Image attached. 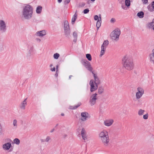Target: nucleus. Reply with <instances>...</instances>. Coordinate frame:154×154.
Returning a JSON list of instances; mask_svg holds the SVG:
<instances>
[{
    "mask_svg": "<svg viewBox=\"0 0 154 154\" xmlns=\"http://www.w3.org/2000/svg\"><path fill=\"white\" fill-rule=\"evenodd\" d=\"M153 30H154V27H153Z\"/></svg>",
    "mask_w": 154,
    "mask_h": 154,
    "instance_id": "nucleus-60",
    "label": "nucleus"
},
{
    "mask_svg": "<svg viewBox=\"0 0 154 154\" xmlns=\"http://www.w3.org/2000/svg\"><path fill=\"white\" fill-rule=\"evenodd\" d=\"M46 34V31L45 30H42L36 32L35 35L36 36L42 37L45 35Z\"/></svg>",
    "mask_w": 154,
    "mask_h": 154,
    "instance_id": "nucleus-18",
    "label": "nucleus"
},
{
    "mask_svg": "<svg viewBox=\"0 0 154 154\" xmlns=\"http://www.w3.org/2000/svg\"><path fill=\"white\" fill-rule=\"evenodd\" d=\"M151 6H152V8L153 9H154V1L152 2L151 3Z\"/></svg>",
    "mask_w": 154,
    "mask_h": 154,
    "instance_id": "nucleus-47",
    "label": "nucleus"
},
{
    "mask_svg": "<svg viewBox=\"0 0 154 154\" xmlns=\"http://www.w3.org/2000/svg\"><path fill=\"white\" fill-rule=\"evenodd\" d=\"M121 34V31L119 28H116L110 34L111 39L117 41L119 39V36Z\"/></svg>",
    "mask_w": 154,
    "mask_h": 154,
    "instance_id": "nucleus-4",
    "label": "nucleus"
},
{
    "mask_svg": "<svg viewBox=\"0 0 154 154\" xmlns=\"http://www.w3.org/2000/svg\"><path fill=\"white\" fill-rule=\"evenodd\" d=\"M150 62L154 63V49L152 51V53L149 55Z\"/></svg>",
    "mask_w": 154,
    "mask_h": 154,
    "instance_id": "nucleus-19",
    "label": "nucleus"
},
{
    "mask_svg": "<svg viewBox=\"0 0 154 154\" xmlns=\"http://www.w3.org/2000/svg\"><path fill=\"white\" fill-rule=\"evenodd\" d=\"M125 6H126L127 7H129L131 4L130 0H125Z\"/></svg>",
    "mask_w": 154,
    "mask_h": 154,
    "instance_id": "nucleus-31",
    "label": "nucleus"
},
{
    "mask_svg": "<svg viewBox=\"0 0 154 154\" xmlns=\"http://www.w3.org/2000/svg\"><path fill=\"white\" fill-rule=\"evenodd\" d=\"M67 137V135L66 134H65L63 135V137L64 138H65Z\"/></svg>",
    "mask_w": 154,
    "mask_h": 154,
    "instance_id": "nucleus-51",
    "label": "nucleus"
},
{
    "mask_svg": "<svg viewBox=\"0 0 154 154\" xmlns=\"http://www.w3.org/2000/svg\"><path fill=\"white\" fill-rule=\"evenodd\" d=\"M122 8L123 9H125V6L124 5H122Z\"/></svg>",
    "mask_w": 154,
    "mask_h": 154,
    "instance_id": "nucleus-53",
    "label": "nucleus"
},
{
    "mask_svg": "<svg viewBox=\"0 0 154 154\" xmlns=\"http://www.w3.org/2000/svg\"><path fill=\"white\" fill-rule=\"evenodd\" d=\"M62 0H58V3H60L62 2Z\"/></svg>",
    "mask_w": 154,
    "mask_h": 154,
    "instance_id": "nucleus-54",
    "label": "nucleus"
},
{
    "mask_svg": "<svg viewBox=\"0 0 154 154\" xmlns=\"http://www.w3.org/2000/svg\"><path fill=\"white\" fill-rule=\"evenodd\" d=\"M35 40L37 43H40L41 41V39L38 38H36Z\"/></svg>",
    "mask_w": 154,
    "mask_h": 154,
    "instance_id": "nucleus-39",
    "label": "nucleus"
},
{
    "mask_svg": "<svg viewBox=\"0 0 154 154\" xmlns=\"http://www.w3.org/2000/svg\"><path fill=\"white\" fill-rule=\"evenodd\" d=\"M104 91L103 88L102 87H99L98 89V93L100 94H101Z\"/></svg>",
    "mask_w": 154,
    "mask_h": 154,
    "instance_id": "nucleus-29",
    "label": "nucleus"
},
{
    "mask_svg": "<svg viewBox=\"0 0 154 154\" xmlns=\"http://www.w3.org/2000/svg\"><path fill=\"white\" fill-rule=\"evenodd\" d=\"M77 11H76L74 15L73 16L71 20V23L73 25L77 17L78 14L77 13Z\"/></svg>",
    "mask_w": 154,
    "mask_h": 154,
    "instance_id": "nucleus-21",
    "label": "nucleus"
},
{
    "mask_svg": "<svg viewBox=\"0 0 154 154\" xmlns=\"http://www.w3.org/2000/svg\"><path fill=\"white\" fill-rule=\"evenodd\" d=\"M152 6L150 5H149L147 7V8H148V10L150 11H154V9H153V8H152Z\"/></svg>",
    "mask_w": 154,
    "mask_h": 154,
    "instance_id": "nucleus-34",
    "label": "nucleus"
},
{
    "mask_svg": "<svg viewBox=\"0 0 154 154\" xmlns=\"http://www.w3.org/2000/svg\"><path fill=\"white\" fill-rule=\"evenodd\" d=\"M51 140V138L50 137L48 136L46 137V138L45 139V141L46 142H48L49 141Z\"/></svg>",
    "mask_w": 154,
    "mask_h": 154,
    "instance_id": "nucleus-36",
    "label": "nucleus"
},
{
    "mask_svg": "<svg viewBox=\"0 0 154 154\" xmlns=\"http://www.w3.org/2000/svg\"><path fill=\"white\" fill-rule=\"evenodd\" d=\"M97 93H95L92 94L90 97L89 103L91 106H93L96 103V100H97Z\"/></svg>",
    "mask_w": 154,
    "mask_h": 154,
    "instance_id": "nucleus-9",
    "label": "nucleus"
},
{
    "mask_svg": "<svg viewBox=\"0 0 154 154\" xmlns=\"http://www.w3.org/2000/svg\"><path fill=\"white\" fill-rule=\"evenodd\" d=\"M50 70L52 72L55 71V68L54 67L53 68H51Z\"/></svg>",
    "mask_w": 154,
    "mask_h": 154,
    "instance_id": "nucleus-44",
    "label": "nucleus"
},
{
    "mask_svg": "<svg viewBox=\"0 0 154 154\" xmlns=\"http://www.w3.org/2000/svg\"><path fill=\"white\" fill-rule=\"evenodd\" d=\"M98 17L99 18L98 20H101V15L100 14H99Z\"/></svg>",
    "mask_w": 154,
    "mask_h": 154,
    "instance_id": "nucleus-46",
    "label": "nucleus"
},
{
    "mask_svg": "<svg viewBox=\"0 0 154 154\" xmlns=\"http://www.w3.org/2000/svg\"><path fill=\"white\" fill-rule=\"evenodd\" d=\"M42 9V7L41 6H38L37 7L36 9V12L37 14H40Z\"/></svg>",
    "mask_w": 154,
    "mask_h": 154,
    "instance_id": "nucleus-25",
    "label": "nucleus"
},
{
    "mask_svg": "<svg viewBox=\"0 0 154 154\" xmlns=\"http://www.w3.org/2000/svg\"><path fill=\"white\" fill-rule=\"evenodd\" d=\"M83 65L88 70L92 72V68L91 67L90 63L86 60H83L82 61Z\"/></svg>",
    "mask_w": 154,
    "mask_h": 154,
    "instance_id": "nucleus-8",
    "label": "nucleus"
},
{
    "mask_svg": "<svg viewBox=\"0 0 154 154\" xmlns=\"http://www.w3.org/2000/svg\"><path fill=\"white\" fill-rule=\"evenodd\" d=\"M54 130V128H53L50 131V132L51 133H52L53 132Z\"/></svg>",
    "mask_w": 154,
    "mask_h": 154,
    "instance_id": "nucleus-50",
    "label": "nucleus"
},
{
    "mask_svg": "<svg viewBox=\"0 0 154 154\" xmlns=\"http://www.w3.org/2000/svg\"><path fill=\"white\" fill-rule=\"evenodd\" d=\"M79 106H80L79 105H77L76 106L74 107L73 108H71V109H76Z\"/></svg>",
    "mask_w": 154,
    "mask_h": 154,
    "instance_id": "nucleus-48",
    "label": "nucleus"
},
{
    "mask_svg": "<svg viewBox=\"0 0 154 154\" xmlns=\"http://www.w3.org/2000/svg\"><path fill=\"white\" fill-rule=\"evenodd\" d=\"M143 4H146L147 3L148 1V0H142Z\"/></svg>",
    "mask_w": 154,
    "mask_h": 154,
    "instance_id": "nucleus-42",
    "label": "nucleus"
},
{
    "mask_svg": "<svg viewBox=\"0 0 154 154\" xmlns=\"http://www.w3.org/2000/svg\"><path fill=\"white\" fill-rule=\"evenodd\" d=\"M144 15V13L143 11H140L137 14V16L140 18H142Z\"/></svg>",
    "mask_w": 154,
    "mask_h": 154,
    "instance_id": "nucleus-26",
    "label": "nucleus"
},
{
    "mask_svg": "<svg viewBox=\"0 0 154 154\" xmlns=\"http://www.w3.org/2000/svg\"><path fill=\"white\" fill-rule=\"evenodd\" d=\"M89 114L87 112H82L81 113V120L82 122H85L87 120L88 118Z\"/></svg>",
    "mask_w": 154,
    "mask_h": 154,
    "instance_id": "nucleus-14",
    "label": "nucleus"
},
{
    "mask_svg": "<svg viewBox=\"0 0 154 154\" xmlns=\"http://www.w3.org/2000/svg\"><path fill=\"white\" fill-rule=\"evenodd\" d=\"M72 36L74 38V39L73 40V41L75 43L77 41V33L76 31H74L73 32Z\"/></svg>",
    "mask_w": 154,
    "mask_h": 154,
    "instance_id": "nucleus-23",
    "label": "nucleus"
},
{
    "mask_svg": "<svg viewBox=\"0 0 154 154\" xmlns=\"http://www.w3.org/2000/svg\"><path fill=\"white\" fill-rule=\"evenodd\" d=\"M116 21V20L114 18H112L110 20V22L111 23H114Z\"/></svg>",
    "mask_w": 154,
    "mask_h": 154,
    "instance_id": "nucleus-40",
    "label": "nucleus"
},
{
    "mask_svg": "<svg viewBox=\"0 0 154 154\" xmlns=\"http://www.w3.org/2000/svg\"><path fill=\"white\" fill-rule=\"evenodd\" d=\"M13 128L14 129H16L18 127L17 121L16 119H14L13 120Z\"/></svg>",
    "mask_w": 154,
    "mask_h": 154,
    "instance_id": "nucleus-22",
    "label": "nucleus"
},
{
    "mask_svg": "<svg viewBox=\"0 0 154 154\" xmlns=\"http://www.w3.org/2000/svg\"><path fill=\"white\" fill-rule=\"evenodd\" d=\"M13 141L14 143L17 145H19L20 143V140L18 138H16Z\"/></svg>",
    "mask_w": 154,
    "mask_h": 154,
    "instance_id": "nucleus-24",
    "label": "nucleus"
},
{
    "mask_svg": "<svg viewBox=\"0 0 154 154\" xmlns=\"http://www.w3.org/2000/svg\"><path fill=\"white\" fill-rule=\"evenodd\" d=\"M145 111L144 110L142 109H140L138 111V115L139 116H142L143 114Z\"/></svg>",
    "mask_w": 154,
    "mask_h": 154,
    "instance_id": "nucleus-30",
    "label": "nucleus"
},
{
    "mask_svg": "<svg viewBox=\"0 0 154 154\" xmlns=\"http://www.w3.org/2000/svg\"><path fill=\"white\" fill-rule=\"evenodd\" d=\"M148 113H146L145 115H144L143 116V118L144 119H148Z\"/></svg>",
    "mask_w": 154,
    "mask_h": 154,
    "instance_id": "nucleus-37",
    "label": "nucleus"
},
{
    "mask_svg": "<svg viewBox=\"0 0 154 154\" xmlns=\"http://www.w3.org/2000/svg\"><path fill=\"white\" fill-rule=\"evenodd\" d=\"M56 69H57H57H58V65L56 66Z\"/></svg>",
    "mask_w": 154,
    "mask_h": 154,
    "instance_id": "nucleus-56",
    "label": "nucleus"
},
{
    "mask_svg": "<svg viewBox=\"0 0 154 154\" xmlns=\"http://www.w3.org/2000/svg\"><path fill=\"white\" fill-rule=\"evenodd\" d=\"M64 32L65 36L69 38L70 37V30L69 23L67 20H65L64 25Z\"/></svg>",
    "mask_w": 154,
    "mask_h": 154,
    "instance_id": "nucleus-5",
    "label": "nucleus"
},
{
    "mask_svg": "<svg viewBox=\"0 0 154 154\" xmlns=\"http://www.w3.org/2000/svg\"><path fill=\"white\" fill-rule=\"evenodd\" d=\"M92 73L93 75L94 79V82H96V83L97 84H99L100 83V80L99 78L97 77V75L95 74L94 72H92Z\"/></svg>",
    "mask_w": 154,
    "mask_h": 154,
    "instance_id": "nucleus-20",
    "label": "nucleus"
},
{
    "mask_svg": "<svg viewBox=\"0 0 154 154\" xmlns=\"http://www.w3.org/2000/svg\"><path fill=\"white\" fill-rule=\"evenodd\" d=\"M60 54L58 53H56L54 54L53 57L55 59H57L60 57Z\"/></svg>",
    "mask_w": 154,
    "mask_h": 154,
    "instance_id": "nucleus-32",
    "label": "nucleus"
},
{
    "mask_svg": "<svg viewBox=\"0 0 154 154\" xmlns=\"http://www.w3.org/2000/svg\"><path fill=\"white\" fill-rule=\"evenodd\" d=\"M101 20H98L96 23V27L97 29H98L101 26Z\"/></svg>",
    "mask_w": 154,
    "mask_h": 154,
    "instance_id": "nucleus-28",
    "label": "nucleus"
},
{
    "mask_svg": "<svg viewBox=\"0 0 154 154\" xmlns=\"http://www.w3.org/2000/svg\"><path fill=\"white\" fill-rule=\"evenodd\" d=\"M81 134L83 140L85 141L87 140L88 136L86 132L85 128H82V129L81 131Z\"/></svg>",
    "mask_w": 154,
    "mask_h": 154,
    "instance_id": "nucleus-15",
    "label": "nucleus"
},
{
    "mask_svg": "<svg viewBox=\"0 0 154 154\" xmlns=\"http://www.w3.org/2000/svg\"><path fill=\"white\" fill-rule=\"evenodd\" d=\"M33 8L29 5H26L23 8L22 11V16L26 19L29 20L32 17Z\"/></svg>",
    "mask_w": 154,
    "mask_h": 154,
    "instance_id": "nucleus-3",
    "label": "nucleus"
},
{
    "mask_svg": "<svg viewBox=\"0 0 154 154\" xmlns=\"http://www.w3.org/2000/svg\"><path fill=\"white\" fill-rule=\"evenodd\" d=\"M94 19L95 20H97L99 19L98 16L97 15H95L94 17Z\"/></svg>",
    "mask_w": 154,
    "mask_h": 154,
    "instance_id": "nucleus-41",
    "label": "nucleus"
},
{
    "mask_svg": "<svg viewBox=\"0 0 154 154\" xmlns=\"http://www.w3.org/2000/svg\"><path fill=\"white\" fill-rule=\"evenodd\" d=\"M27 99V98L25 99L20 105L19 107L21 109L24 110L25 109L26 106L27 105V102L26 101Z\"/></svg>",
    "mask_w": 154,
    "mask_h": 154,
    "instance_id": "nucleus-17",
    "label": "nucleus"
},
{
    "mask_svg": "<svg viewBox=\"0 0 154 154\" xmlns=\"http://www.w3.org/2000/svg\"><path fill=\"white\" fill-rule=\"evenodd\" d=\"M72 76V75H70L69 77V79H70L71 78V77Z\"/></svg>",
    "mask_w": 154,
    "mask_h": 154,
    "instance_id": "nucleus-58",
    "label": "nucleus"
},
{
    "mask_svg": "<svg viewBox=\"0 0 154 154\" xmlns=\"http://www.w3.org/2000/svg\"><path fill=\"white\" fill-rule=\"evenodd\" d=\"M105 107L103 106V103H101L100 105V111L103 109H105Z\"/></svg>",
    "mask_w": 154,
    "mask_h": 154,
    "instance_id": "nucleus-35",
    "label": "nucleus"
},
{
    "mask_svg": "<svg viewBox=\"0 0 154 154\" xmlns=\"http://www.w3.org/2000/svg\"><path fill=\"white\" fill-rule=\"evenodd\" d=\"M2 130L1 126L0 125V136L2 134Z\"/></svg>",
    "mask_w": 154,
    "mask_h": 154,
    "instance_id": "nucleus-43",
    "label": "nucleus"
},
{
    "mask_svg": "<svg viewBox=\"0 0 154 154\" xmlns=\"http://www.w3.org/2000/svg\"><path fill=\"white\" fill-rule=\"evenodd\" d=\"M57 71L56 72V73L55 74V75L56 77H57V76H58V73H57Z\"/></svg>",
    "mask_w": 154,
    "mask_h": 154,
    "instance_id": "nucleus-55",
    "label": "nucleus"
},
{
    "mask_svg": "<svg viewBox=\"0 0 154 154\" xmlns=\"http://www.w3.org/2000/svg\"><path fill=\"white\" fill-rule=\"evenodd\" d=\"M89 84L90 85V91L91 92L95 91L97 89L98 85L94 82V80H91Z\"/></svg>",
    "mask_w": 154,
    "mask_h": 154,
    "instance_id": "nucleus-11",
    "label": "nucleus"
},
{
    "mask_svg": "<svg viewBox=\"0 0 154 154\" xmlns=\"http://www.w3.org/2000/svg\"><path fill=\"white\" fill-rule=\"evenodd\" d=\"M147 26L149 28H153V27H154V21H153V20L152 22H151L148 24Z\"/></svg>",
    "mask_w": 154,
    "mask_h": 154,
    "instance_id": "nucleus-27",
    "label": "nucleus"
},
{
    "mask_svg": "<svg viewBox=\"0 0 154 154\" xmlns=\"http://www.w3.org/2000/svg\"><path fill=\"white\" fill-rule=\"evenodd\" d=\"M144 93L143 89L141 87H138L137 88V92L136 93V99L139 100L142 96Z\"/></svg>",
    "mask_w": 154,
    "mask_h": 154,
    "instance_id": "nucleus-10",
    "label": "nucleus"
},
{
    "mask_svg": "<svg viewBox=\"0 0 154 154\" xmlns=\"http://www.w3.org/2000/svg\"><path fill=\"white\" fill-rule=\"evenodd\" d=\"M53 66V64H51L50 65V67H52Z\"/></svg>",
    "mask_w": 154,
    "mask_h": 154,
    "instance_id": "nucleus-57",
    "label": "nucleus"
},
{
    "mask_svg": "<svg viewBox=\"0 0 154 154\" xmlns=\"http://www.w3.org/2000/svg\"><path fill=\"white\" fill-rule=\"evenodd\" d=\"M123 67L128 71L132 70L134 67V64L132 57L129 55L124 56L122 59Z\"/></svg>",
    "mask_w": 154,
    "mask_h": 154,
    "instance_id": "nucleus-1",
    "label": "nucleus"
},
{
    "mask_svg": "<svg viewBox=\"0 0 154 154\" xmlns=\"http://www.w3.org/2000/svg\"><path fill=\"white\" fill-rule=\"evenodd\" d=\"M99 137L103 145L107 146L109 142L108 132L106 130H103L99 133Z\"/></svg>",
    "mask_w": 154,
    "mask_h": 154,
    "instance_id": "nucleus-2",
    "label": "nucleus"
},
{
    "mask_svg": "<svg viewBox=\"0 0 154 154\" xmlns=\"http://www.w3.org/2000/svg\"><path fill=\"white\" fill-rule=\"evenodd\" d=\"M70 0H66V1H65L64 3H65V4H68L70 2Z\"/></svg>",
    "mask_w": 154,
    "mask_h": 154,
    "instance_id": "nucleus-45",
    "label": "nucleus"
},
{
    "mask_svg": "<svg viewBox=\"0 0 154 154\" xmlns=\"http://www.w3.org/2000/svg\"><path fill=\"white\" fill-rule=\"evenodd\" d=\"M40 140H41V142H42V143L46 142L45 141V139H41Z\"/></svg>",
    "mask_w": 154,
    "mask_h": 154,
    "instance_id": "nucleus-49",
    "label": "nucleus"
},
{
    "mask_svg": "<svg viewBox=\"0 0 154 154\" xmlns=\"http://www.w3.org/2000/svg\"><path fill=\"white\" fill-rule=\"evenodd\" d=\"M153 21H154V18L153 19Z\"/></svg>",
    "mask_w": 154,
    "mask_h": 154,
    "instance_id": "nucleus-61",
    "label": "nucleus"
},
{
    "mask_svg": "<svg viewBox=\"0 0 154 154\" xmlns=\"http://www.w3.org/2000/svg\"><path fill=\"white\" fill-rule=\"evenodd\" d=\"M7 30V24L6 21L2 20H0V32L4 33Z\"/></svg>",
    "mask_w": 154,
    "mask_h": 154,
    "instance_id": "nucleus-6",
    "label": "nucleus"
},
{
    "mask_svg": "<svg viewBox=\"0 0 154 154\" xmlns=\"http://www.w3.org/2000/svg\"><path fill=\"white\" fill-rule=\"evenodd\" d=\"M34 47L33 46H30L29 48L28 51L27 52L26 57L28 59H30L31 55H32L34 51Z\"/></svg>",
    "mask_w": 154,
    "mask_h": 154,
    "instance_id": "nucleus-13",
    "label": "nucleus"
},
{
    "mask_svg": "<svg viewBox=\"0 0 154 154\" xmlns=\"http://www.w3.org/2000/svg\"><path fill=\"white\" fill-rule=\"evenodd\" d=\"M12 147L11 143L10 142H8L2 145V148L5 151H8L9 152H11L13 149H11Z\"/></svg>",
    "mask_w": 154,
    "mask_h": 154,
    "instance_id": "nucleus-12",
    "label": "nucleus"
},
{
    "mask_svg": "<svg viewBox=\"0 0 154 154\" xmlns=\"http://www.w3.org/2000/svg\"><path fill=\"white\" fill-rule=\"evenodd\" d=\"M109 44V42L108 40H105L101 45V50L100 54V56L102 57L105 53L106 48Z\"/></svg>",
    "mask_w": 154,
    "mask_h": 154,
    "instance_id": "nucleus-7",
    "label": "nucleus"
},
{
    "mask_svg": "<svg viewBox=\"0 0 154 154\" xmlns=\"http://www.w3.org/2000/svg\"><path fill=\"white\" fill-rule=\"evenodd\" d=\"M86 57L89 61H91L92 59L91 57L90 54H86Z\"/></svg>",
    "mask_w": 154,
    "mask_h": 154,
    "instance_id": "nucleus-33",
    "label": "nucleus"
},
{
    "mask_svg": "<svg viewBox=\"0 0 154 154\" xmlns=\"http://www.w3.org/2000/svg\"><path fill=\"white\" fill-rule=\"evenodd\" d=\"M82 7L84 6L85 5V3H82Z\"/></svg>",
    "mask_w": 154,
    "mask_h": 154,
    "instance_id": "nucleus-52",
    "label": "nucleus"
},
{
    "mask_svg": "<svg viewBox=\"0 0 154 154\" xmlns=\"http://www.w3.org/2000/svg\"><path fill=\"white\" fill-rule=\"evenodd\" d=\"M61 115L62 116H64V114L63 113H62L61 114Z\"/></svg>",
    "mask_w": 154,
    "mask_h": 154,
    "instance_id": "nucleus-59",
    "label": "nucleus"
},
{
    "mask_svg": "<svg viewBox=\"0 0 154 154\" xmlns=\"http://www.w3.org/2000/svg\"><path fill=\"white\" fill-rule=\"evenodd\" d=\"M114 120L112 119H106L104 121V124L106 126L109 127L111 126L113 123Z\"/></svg>",
    "mask_w": 154,
    "mask_h": 154,
    "instance_id": "nucleus-16",
    "label": "nucleus"
},
{
    "mask_svg": "<svg viewBox=\"0 0 154 154\" xmlns=\"http://www.w3.org/2000/svg\"><path fill=\"white\" fill-rule=\"evenodd\" d=\"M89 11L88 9L87 8L84 10L83 13L84 14H86L89 12Z\"/></svg>",
    "mask_w": 154,
    "mask_h": 154,
    "instance_id": "nucleus-38",
    "label": "nucleus"
}]
</instances>
